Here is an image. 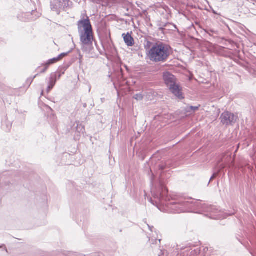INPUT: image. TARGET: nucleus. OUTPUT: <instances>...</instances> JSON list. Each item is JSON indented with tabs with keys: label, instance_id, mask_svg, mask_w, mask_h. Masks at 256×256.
Instances as JSON below:
<instances>
[{
	"label": "nucleus",
	"instance_id": "b1692460",
	"mask_svg": "<svg viewBox=\"0 0 256 256\" xmlns=\"http://www.w3.org/2000/svg\"><path fill=\"white\" fill-rule=\"evenodd\" d=\"M54 87L52 86H50V85H48V88H46V92L48 93Z\"/></svg>",
	"mask_w": 256,
	"mask_h": 256
},
{
	"label": "nucleus",
	"instance_id": "bb28decb",
	"mask_svg": "<svg viewBox=\"0 0 256 256\" xmlns=\"http://www.w3.org/2000/svg\"><path fill=\"white\" fill-rule=\"evenodd\" d=\"M160 26V29L163 30L164 29V28L166 26V24H160L159 25Z\"/></svg>",
	"mask_w": 256,
	"mask_h": 256
},
{
	"label": "nucleus",
	"instance_id": "393cba45",
	"mask_svg": "<svg viewBox=\"0 0 256 256\" xmlns=\"http://www.w3.org/2000/svg\"><path fill=\"white\" fill-rule=\"evenodd\" d=\"M218 170H220V171L221 170H222V169H224V168H225V166L223 164H220L219 166H218Z\"/></svg>",
	"mask_w": 256,
	"mask_h": 256
},
{
	"label": "nucleus",
	"instance_id": "cd10ccee",
	"mask_svg": "<svg viewBox=\"0 0 256 256\" xmlns=\"http://www.w3.org/2000/svg\"><path fill=\"white\" fill-rule=\"evenodd\" d=\"M147 224V226L148 227V228L149 230L151 231V232H152V228H154V226H150L149 224Z\"/></svg>",
	"mask_w": 256,
	"mask_h": 256
},
{
	"label": "nucleus",
	"instance_id": "412c9836",
	"mask_svg": "<svg viewBox=\"0 0 256 256\" xmlns=\"http://www.w3.org/2000/svg\"><path fill=\"white\" fill-rule=\"evenodd\" d=\"M43 65L44 66V68L40 71L41 73L44 72L47 70L48 68L49 67L47 64H46V63L44 64Z\"/></svg>",
	"mask_w": 256,
	"mask_h": 256
},
{
	"label": "nucleus",
	"instance_id": "423d86ee",
	"mask_svg": "<svg viewBox=\"0 0 256 256\" xmlns=\"http://www.w3.org/2000/svg\"><path fill=\"white\" fill-rule=\"evenodd\" d=\"M221 122L226 125L232 124L236 122L237 116L234 114L225 112L220 116Z\"/></svg>",
	"mask_w": 256,
	"mask_h": 256
},
{
	"label": "nucleus",
	"instance_id": "a211bd4d",
	"mask_svg": "<svg viewBox=\"0 0 256 256\" xmlns=\"http://www.w3.org/2000/svg\"><path fill=\"white\" fill-rule=\"evenodd\" d=\"M154 44H152L151 42L148 41L146 43V45L145 46L146 49L147 50L148 48H150Z\"/></svg>",
	"mask_w": 256,
	"mask_h": 256
},
{
	"label": "nucleus",
	"instance_id": "9d476101",
	"mask_svg": "<svg viewBox=\"0 0 256 256\" xmlns=\"http://www.w3.org/2000/svg\"><path fill=\"white\" fill-rule=\"evenodd\" d=\"M57 80V74L52 73L49 78L48 84L54 87Z\"/></svg>",
	"mask_w": 256,
	"mask_h": 256
},
{
	"label": "nucleus",
	"instance_id": "7ed1b4c3",
	"mask_svg": "<svg viewBox=\"0 0 256 256\" xmlns=\"http://www.w3.org/2000/svg\"><path fill=\"white\" fill-rule=\"evenodd\" d=\"M165 84L169 88L170 91L179 99L183 98L180 86L176 84V78L170 72H166L163 74Z\"/></svg>",
	"mask_w": 256,
	"mask_h": 256
},
{
	"label": "nucleus",
	"instance_id": "aec40b11",
	"mask_svg": "<svg viewBox=\"0 0 256 256\" xmlns=\"http://www.w3.org/2000/svg\"><path fill=\"white\" fill-rule=\"evenodd\" d=\"M0 248H3L2 251L5 252L7 254H8V249L6 248V247L4 244H2V245H0Z\"/></svg>",
	"mask_w": 256,
	"mask_h": 256
},
{
	"label": "nucleus",
	"instance_id": "4468645a",
	"mask_svg": "<svg viewBox=\"0 0 256 256\" xmlns=\"http://www.w3.org/2000/svg\"><path fill=\"white\" fill-rule=\"evenodd\" d=\"M250 6L252 10H256V0H252V1L250 2ZM255 14L256 15V12Z\"/></svg>",
	"mask_w": 256,
	"mask_h": 256
},
{
	"label": "nucleus",
	"instance_id": "a878e982",
	"mask_svg": "<svg viewBox=\"0 0 256 256\" xmlns=\"http://www.w3.org/2000/svg\"><path fill=\"white\" fill-rule=\"evenodd\" d=\"M159 168L160 170H163L166 168V166L164 164H162L159 165Z\"/></svg>",
	"mask_w": 256,
	"mask_h": 256
},
{
	"label": "nucleus",
	"instance_id": "f03ea898",
	"mask_svg": "<svg viewBox=\"0 0 256 256\" xmlns=\"http://www.w3.org/2000/svg\"><path fill=\"white\" fill-rule=\"evenodd\" d=\"M78 32L80 33V42L84 45L92 44L94 39L92 26L88 17L82 19L78 22Z\"/></svg>",
	"mask_w": 256,
	"mask_h": 256
},
{
	"label": "nucleus",
	"instance_id": "6ab92c4d",
	"mask_svg": "<svg viewBox=\"0 0 256 256\" xmlns=\"http://www.w3.org/2000/svg\"><path fill=\"white\" fill-rule=\"evenodd\" d=\"M220 172V170H218L216 172H215L212 177L210 178V181L212 180V179L214 178Z\"/></svg>",
	"mask_w": 256,
	"mask_h": 256
},
{
	"label": "nucleus",
	"instance_id": "ddd939ff",
	"mask_svg": "<svg viewBox=\"0 0 256 256\" xmlns=\"http://www.w3.org/2000/svg\"><path fill=\"white\" fill-rule=\"evenodd\" d=\"M37 13L36 12L32 11V13L30 12H28L26 14H24V15L26 16H28V19L31 20H34L36 18H34L33 17H32L31 16Z\"/></svg>",
	"mask_w": 256,
	"mask_h": 256
},
{
	"label": "nucleus",
	"instance_id": "6e6552de",
	"mask_svg": "<svg viewBox=\"0 0 256 256\" xmlns=\"http://www.w3.org/2000/svg\"><path fill=\"white\" fill-rule=\"evenodd\" d=\"M76 125V127L74 128V130H76V134L74 135V138L76 140L79 139L82 134H84L85 132V128L84 126L80 124V122H76L74 124V126Z\"/></svg>",
	"mask_w": 256,
	"mask_h": 256
},
{
	"label": "nucleus",
	"instance_id": "f8f14e48",
	"mask_svg": "<svg viewBox=\"0 0 256 256\" xmlns=\"http://www.w3.org/2000/svg\"><path fill=\"white\" fill-rule=\"evenodd\" d=\"M59 61V60L58 58V57L54 58L52 59L48 60L46 62V64H47L48 66L52 64H54L56 62Z\"/></svg>",
	"mask_w": 256,
	"mask_h": 256
},
{
	"label": "nucleus",
	"instance_id": "39448f33",
	"mask_svg": "<svg viewBox=\"0 0 256 256\" xmlns=\"http://www.w3.org/2000/svg\"><path fill=\"white\" fill-rule=\"evenodd\" d=\"M161 212L170 214H181L184 212H192L198 214H203V209H158Z\"/></svg>",
	"mask_w": 256,
	"mask_h": 256
},
{
	"label": "nucleus",
	"instance_id": "f3484780",
	"mask_svg": "<svg viewBox=\"0 0 256 256\" xmlns=\"http://www.w3.org/2000/svg\"><path fill=\"white\" fill-rule=\"evenodd\" d=\"M205 216L209 217L212 219H218L220 218L218 216H213L212 214H210V215L208 214H204Z\"/></svg>",
	"mask_w": 256,
	"mask_h": 256
},
{
	"label": "nucleus",
	"instance_id": "7c9ffc66",
	"mask_svg": "<svg viewBox=\"0 0 256 256\" xmlns=\"http://www.w3.org/2000/svg\"><path fill=\"white\" fill-rule=\"evenodd\" d=\"M158 241L160 242L161 240H159Z\"/></svg>",
	"mask_w": 256,
	"mask_h": 256
},
{
	"label": "nucleus",
	"instance_id": "4be33fe9",
	"mask_svg": "<svg viewBox=\"0 0 256 256\" xmlns=\"http://www.w3.org/2000/svg\"><path fill=\"white\" fill-rule=\"evenodd\" d=\"M198 108H199V106H191L190 108V109L192 111V112H196V110H198Z\"/></svg>",
	"mask_w": 256,
	"mask_h": 256
},
{
	"label": "nucleus",
	"instance_id": "2eb2a0df",
	"mask_svg": "<svg viewBox=\"0 0 256 256\" xmlns=\"http://www.w3.org/2000/svg\"><path fill=\"white\" fill-rule=\"evenodd\" d=\"M134 98L137 100H142L144 98V96L142 94H138L134 96Z\"/></svg>",
	"mask_w": 256,
	"mask_h": 256
},
{
	"label": "nucleus",
	"instance_id": "c756f323",
	"mask_svg": "<svg viewBox=\"0 0 256 256\" xmlns=\"http://www.w3.org/2000/svg\"><path fill=\"white\" fill-rule=\"evenodd\" d=\"M43 93H44V91L42 90V94H43Z\"/></svg>",
	"mask_w": 256,
	"mask_h": 256
},
{
	"label": "nucleus",
	"instance_id": "2f4dec72",
	"mask_svg": "<svg viewBox=\"0 0 256 256\" xmlns=\"http://www.w3.org/2000/svg\"><path fill=\"white\" fill-rule=\"evenodd\" d=\"M38 17H40V14H38Z\"/></svg>",
	"mask_w": 256,
	"mask_h": 256
},
{
	"label": "nucleus",
	"instance_id": "20e7f679",
	"mask_svg": "<svg viewBox=\"0 0 256 256\" xmlns=\"http://www.w3.org/2000/svg\"><path fill=\"white\" fill-rule=\"evenodd\" d=\"M168 192V190L164 186H160V192H152L153 197L155 200V201L153 200L152 198L149 199V201L152 202L154 206L159 208L160 206L159 204V202L160 200L164 198V196Z\"/></svg>",
	"mask_w": 256,
	"mask_h": 256
},
{
	"label": "nucleus",
	"instance_id": "dca6fc26",
	"mask_svg": "<svg viewBox=\"0 0 256 256\" xmlns=\"http://www.w3.org/2000/svg\"><path fill=\"white\" fill-rule=\"evenodd\" d=\"M69 52H64V53L60 54L58 56H57L59 60H61L64 57L66 56Z\"/></svg>",
	"mask_w": 256,
	"mask_h": 256
},
{
	"label": "nucleus",
	"instance_id": "f257e3e1",
	"mask_svg": "<svg viewBox=\"0 0 256 256\" xmlns=\"http://www.w3.org/2000/svg\"><path fill=\"white\" fill-rule=\"evenodd\" d=\"M172 53L171 47L168 44L158 42L154 44L149 50V60L154 62H166Z\"/></svg>",
	"mask_w": 256,
	"mask_h": 256
},
{
	"label": "nucleus",
	"instance_id": "9b49d317",
	"mask_svg": "<svg viewBox=\"0 0 256 256\" xmlns=\"http://www.w3.org/2000/svg\"><path fill=\"white\" fill-rule=\"evenodd\" d=\"M66 68H60L56 72L57 74V79H60L62 74H64L66 70Z\"/></svg>",
	"mask_w": 256,
	"mask_h": 256
},
{
	"label": "nucleus",
	"instance_id": "5701e85b",
	"mask_svg": "<svg viewBox=\"0 0 256 256\" xmlns=\"http://www.w3.org/2000/svg\"><path fill=\"white\" fill-rule=\"evenodd\" d=\"M194 206H196V207L199 208L200 206H202V205L199 201H196L195 202V204Z\"/></svg>",
	"mask_w": 256,
	"mask_h": 256
},
{
	"label": "nucleus",
	"instance_id": "c85d7f7f",
	"mask_svg": "<svg viewBox=\"0 0 256 256\" xmlns=\"http://www.w3.org/2000/svg\"><path fill=\"white\" fill-rule=\"evenodd\" d=\"M94 2H96V3H98V1H100V0H94Z\"/></svg>",
	"mask_w": 256,
	"mask_h": 256
},
{
	"label": "nucleus",
	"instance_id": "1a4fd4ad",
	"mask_svg": "<svg viewBox=\"0 0 256 256\" xmlns=\"http://www.w3.org/2000/svg\"><path fill=\"white\" fill-rule=\"evenodd\" d=\"M124 40L128 46H132L134 44V41L131 34L128 32L126 34H123L122 35Z\"/></svg>",
	"mask_w": 256,
	"mask_h": 256
},
{
	"label": "nucleus",
	"instance_id": "0eeeda50",
	"mask_svg": "<svg viewBox=\"0 0 256 256\" xmlns=\"http://www.w3.org/2000/svg\"><path fill=\"white\" fill-rule=\"evenodd\" d=\"M69 0H54L51 4V8L53 11L59 12L68 6Z\"/></svg>",
	"mask_w": 256,
	"mask_h": 256
}]
</instances>
